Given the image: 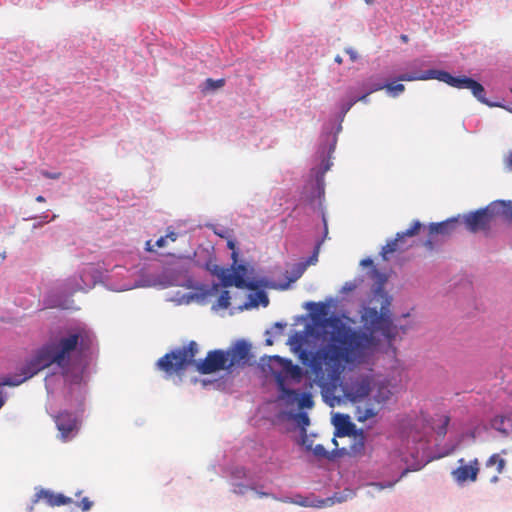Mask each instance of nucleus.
Returning <instances> with one entry per match:
<instances>
[{
	"mask_svg": "<svg viewBox=\"0 0 512 512\" xmlns=\"http://www.w3.org/2000/svg\"><path fill=\"white\" fill-rule=\"evenodd\" d=\"M288 408L290 411L287 412V418L295 420L299 432L307 431V427L310 425V418L307 413L308 409H299L297 406Z\"/></svg>",
	"mask_w": 512,
	"mask_h": 512,
	"instance_id": "72a5a7b5",
	"label": "nucleus"
},
{
	"mask_svg": "<svg viewBox=\"0 0 512 512\" xmlns=\"http://www.w3.org/2000/svg\"><path fill=\"white\" fill-rule=\"evenodd\" d=\"M272 498L284 503L296 504L301 507L323 508L324 504L322 498L315 494H310L308 496H303L299 493L293 496H278L275 494V497Z\"/></svg>",
	"mask_w": 512,
	"mask_h": 512,
	"instance_id": "cd10ccee",
	"label": "nucleus"
},
{
	"mask_svg": "<svg viewBox=\"0 0 512 512\" xmlns=\"http://www.w3.org/2000/svg\"><path fill=\"white\" fill-rule=\"evenodd\" d=\"M199 352V345L196 341L190 340L183 346L174 347L156 362L158 370L165 372L168 376L182 375L188 368L195 369L196 355Z\"/></svg>",
	"mask_w": 512,
	"mask_h": 512,
	"instance_id": "1a4fd4ad",
	"label": "nucleus"
},
{
	"mask_svg": "<svg viewBox=\"0 0 512 512\" xmlns=\"http://www.w3.org/2000/svg\"><path fill=\"white\" fill-rule=\"evenodd\" d=\"M372 391V385L367 377L356 378L349 386L344 388L347 398L352 403L360 402L367 398Z\"/></svg>",
	"mask_w": 512,
	"mask_h": 512,
	"instance_id": "b1692460",
	"label": "nucleus"
},
{
	"mask_svg": "<svg viewBox=\"0 0 512 512\" xmlns=\"http://www.w3.org/2000/svg\"><path fill=\"white\" fill-rule=\"evenodd\" d=\"M281 357L280 355H263L260 357L258 367L261 372L269 373L275 379L278 399L285 407L297 406L299 409H312L314 407L313 393V380L304 382L301 388H293L283 383L282 362L276 361L274 358Z\"/></svg>",
	"mask_w": 512,
	"mask_h": 512,
	"instance_id": "423d86ee",
	"label": "nucleus"
},
{
	"mask_svg": "<svg viewBox=\"0 0 512 512\" xmlns=\"http://www.w3.org/2000/svg\"><path fill=\"white\" fill-rule=\"evenodd\" d=\"M355 496V492L352 489H346L343 492H334L332 496L322 498L324 502L323 507H329L336 503H343L348 499H352Z\"/></svg>",
	"mask_w": 512,
	"mask_h": 512,
	"instance_id": "a19ab883",
	"label": "nucleus"
},
{
	"mask_svg": "<svg viewBox=\"0 0 512 512\" xmlns=\"http://www.w3.org/2000/svg\"><path fill=\"white\" fill-rule=\"evenodd\" d=\"M396 80H399L400 82L416 81V65L412 64L408 72L397 75Z\"/></svg>",
	"mask_w": 512,
	"mask_h": 512,
	"instance_id": "0e129e2a",
	"label": "nucleus"
},
{
	"mask_svg": "<svg viewBox=\"0 0 512 512\" xmlns=\"http://www.w3.org/2000/svg\"><path fill=\"white\" fill-rule=\"evenodd\" d=\"M495 221L496 217L494 211L491 209V203L483 209H479L464 216L466 228L472 233L489 230L492 223Z\"/></svg>",
	"mask_w": 512,
	"mask_h": 512,
	"instance_id": "6ab92c4d",
	"label": "nucleus"
},
{
	"mask_svg": "<svg viewBox=\"0 0 512 512\" xmlns=\"http://www.w3.org/2000/svg\"><path fill=\"white\" fill-rule=\"evenodd\" d=\"M259 289H260L259 290V302L253 303L249 300L245 301L242 305H240L237 308L238 311L249 310L251 308L257 307L258 304L261 305L262 307H267L269 305V298H268L266 291L263 290L264 288H259Z\"/></svg>",
	"mask_w": 512,
	"mask_h": 512,
	"instance_id": "8fccbe9b",
	"label": "nucleus"
},
{
	"mask_svg": "<svg viewBox=\"0 0 512 512\" xmlns=\"http://www.w3.org/2000/svg\"><path fill=\"white\" fill-rule=\"evenodd\" d=\"M353 105L357 102L368 104L370 102L369 94L366 91L355 89L354 85L348 86L346 91Z\"/></svg>",
	"mask_w": 512,
	"mask_h": 512,
	"instance_id": "49530a36",
	"label": "nucleus"
},
{
	"mask_svg": "<svg viewBox=\"0 0 512 512\" xmlns=\"http://www.w3.org/2000/svg\"><path fill=\"white\" fill-rule=\"evenodd\" d=\"M158 259L145 261L138 269V282L134 286L158 287L166 289L173 286L186 287L190 274L189 259L183 254L166 253L157 255Z\"/></svg>",
	"mask_w": 512,
	"mask_h": 512,
	"instance_id": "39448f33",
	"label": "nucleus"
},
{
	"mask_svg": "<svg viewBox=\"0 0 512 512\" xmlns=\"http://www.w3.org/2000/svg\"><path fill=\"white\" fill-rule=\"evenodd\" d=\"M220 471L227 479L230 491L235 495L243 496L253 491L259 498L275 497V493L262 481L261 473L253 468L230 464L222 466Z\"/></svg>",
	"mask_w": 512,
	"mask_h": 512,
	"instance_id": "0eeeda50",
	"label": "nucleus"
},
{
	"mask_svg": "<svg viewBox=\"0 0 512 512\" xmlns=\"http://www.w3.org/2000/svg\"><path fill=\"white\" fill-rule=\"evenodd\" d=\"M287 326V322L284 320L276 321L270 328L266 329L264 332L265 345L270 346L274 343V337L280 335L284 332Z\"/></svg>",
	"mask_w": 512,
	"mask_h": 512,
	"instance_id": "37998d69",
	"label": "nucleus"
},
{
	"mask_svg": "<svg viewBox=\"0 0 512 512\" xmlns=\"http://www.w3.org/2000/svg\"><path fill=\"white\" fill-rule=\"evenodd\" d=\"M302 367L310 370V375L314 373L317 377L323 376L322 363L316 360L315 353L310 346L298 350L297 353H293Z\"/></svg>",
	"mask_w": 512,
	"mask_h": 512,
	"instance_id": "bb28decb",
	"label": "nucleus"
},
{
	"mask_svg": "<svg viewBox=\"0 0 512 512\" xmlns=\"http://www.w3.org/2000/svg\"><path fill=\"white\" fill-rule=\"evenodd\" d=\"M299 434L298 445L306 452H309L313 447V441L307 435V431L299 432Z\"/></svg>",
	"mask_w": 512,
	"mask_h": 512,
	"instance_id": "052dcab7",
	"label": "nucleus"
},
{
	"mask_svg": "<svg viewBox=\"0 0 512 512\" xmlns=\"http://www.w3.org/2000/svg\"><path fill=\"white\" fill-rule=\"evenodd\" d=\"M496 220L512 222V201L497 200L491 203Z\"/></svg>",
	"mask_w": 512,
	"mask_h": 512,
	"instance_id": "f704fd0d",
	"label": "nucleus"
},
{
	"mask_svg": "<svg viewBox=\"0 0 512 512\" xmlns=\"http://www.w3.org/2000/svg\"><path fill=\"white\" fill-rule=\"evenodd\" d=\"M186 284V289L194 291L197 302H204L208 297L214 296L219 292V283H216L215 281L209 285L199 282L195 280L194 277H191L187 280Z\"/></svg>",
	"mask_w": 512,
	"mask_h": 512,
	"instance_id": "a878e982",
	"label": "nucleus"
},
{
	"mask_svg": "<svg viewBox=\"0 0 512 512\" xmlns=\"http://www.w3.org/2000/svg\"><path fill=\"white\" fill-rule=\"evenodd\" d=\"M365 447V439H353V443L350 445V448L348 449V455L347 456H355L357 454H360Z\"/></svg>",
	"mask_w": 512,
	"mask_h": 512,
	"instance_id": "bf43d9fd",
	"label": "nucleus"
},
{
	"mask_svg": "<svg viewBox=\"0 0 512 512\" xmlns=\"http://www.w3.org/2000/svg\"><path fill=\"white\" fill-rule=\"evenodd\" d=\"M226 83L224 78L213 79L206 78L203 82H201L198 86L200 92L204 95H209L215 93L217 90L222 88Z\"/></svg>",
	"mask_w": 512,
	"mask_h": 512,
	"instance_id": "58836bf2",
	"label": "nucleus"
},
{
	"mask_svg": "<svg viewBox=\"0 0 512 512\" xmlns=\"http://www.w3.org/2000/svg\"><path fill=\"white\" fill-rule=\"evenodd\" d=\"M233 286L239 289H256V288H274L279 290H287V284H277L268 276H259L255 273L254 266L246 260L232 267Z\"/></svg>",
	"mask_w": 512,
	"mask_h": 512,
	"instance_id": "9d476101",
	"label": "nucleus"
},
{
	"mask_svg": "<svg viewBox=\"0 0 512 512\" xmlns=\"http://www.w3.org/2000/svg\"><path fill=\"white\" fill-rule=\"evenodd\" d=\"M332 443L335 445V448L332 451H328L327 460L330 462H335L338 459L348 455V448L346 447H338V442L336 437L332 438Z\"/></svg>",
	"mask_w": 512,
	"mask_h": 512,
	"instance_id": "864d4df0",
	"label": "nucleus"
},
{
	"mask_svg": "<svg viewBox=\"0 0 512 512\" xmlns=\"http://www.w3.org/2000/svg\"><path fill=\"white\" fill-rule=\"evenodd\" d=\"M414 236H416V218L411 220L406 230L397 232L394 239L401 246V250L404 251L407 248V239Z\"/></svg>",
	"mask_w": 512,
	"mask_h": 512,
	"instance_id": "c03bdc74",
	"label": "nucleus"
},
{
	"mask_svg": "<svg viewBox=\"0 0 512 512\" xmlns=\"http://www.w3.org/2000/svg\"><path fill=\"white\" fill-rule=\"evenodd\" d=\"M56 218H57L56 214L52 213L50 210H47V211L42 212L39 215L33 214V215H29L27 217H23V220L24 221L40 220L44 226L45 224H48V223L54 221Z\"/></svg>",
	"mask_w": 512,
	"mask_h": 512,
	"instance_id": "5fc2aeb1",
	"label": "nucleus"
},
{
	"mask_svg": "<svg viewBox=\"0 0 512 512\" xmlns=\"http://www.w3.org/2000/svg\"><path fill=\"white\" fill-rule=\"evenodd\" d=\"M339 299L328 296L325 301H306L303 308L311 314L326 319L332 318L333 334L330 340V348L341 363L358 364L369 359L368 337L357 331L356 323L346 308H337Z\"/></svg>",
	"mask_w": 512,
	"mask_h": 512,
	"instance_id": "f03ea898",
	"label": "nucleus"
},
{
	"mask_svg": "<svg viewBox=\"0 0 512 512\" xmlns=\"http://www.w3.org/2000/svg\"><path fill=\"white\" fill-rule=\"evenodd\" d=\"M29 375L30 373L27 374L25 370H22L21 374H19L17 366L13 372L0 374V410L5 406L9 398V394L5 388H15L21 386L27 382V377Z\"/></svg>",
	"mask_w": 512,
	"mask_h": 512,
	"instance_id": "aec40b11",
	"label": "nucleus"
},
{
	"mask_svg": "<svg viewBox=\"0 0 512 512\" xmlns=\"http://www.w3.org/2000/svg\"><path fill=\"white\" fill-rule=\"evenodd\" d=\"M98 353L94 330L86 323L76 321L51 331L43 343L17 364V368L19 374L22 370L30 373L27 381L50 368L43 379L47 395L53 396L63 383L66 389L65 402L81 413L88 393L89 368Z\"/></svg>",
	"mask_w": 512,
	"mask_h": 512,
	"instance_id": "f257e3e1",
	"label": "nucleus"
},
{
	"mask_svg": "<svg viewBox=\"0 0 512 512\" xmlns=\"http://www.w3.org/2000/svg\"><path fill=\"white\" fill-rule=\"evenodd\" d=\"M306 269L307 267L302 260L294 263L291 267L290 272L285 275L286 281L277 282V284H287L289 288L292 283L297 281L304 274Z\"/></svg>",
	"mask_w": 512,
	"mask_h": 512,
	"instance_id": "79ce46f5",
	"label": "nucleus"
},
{
	"mask_svg": "<svg viewBox=\"0 0 512 512\" xmlns=\"http://www.w3.org/2000/svg\"><path fill=\"white\" fill-rule=\"evenodd\" d=\"M505 465L506 461L497 453L491 455L485 463L487 468L495 467L497 474H501L504 471Z\"/></svg>",
	"mask_w": 512,
	"mask_h": 512,
	"instance_id": "603ef678",
	"label": "nucleus"
},
{
	"mask_svg": "<svg viewBox=\"0 0 512 512\" xmlns=\"http://www.w3.org/2000/svg\"><path fill=\"white\" fill-rule=\"evenodd\" d=\"M227 377H228L227 374H223L214 379H209V378L199 379L198 377H194L192 379V382L196 383V382L200 381V383L204 389H208V388L212 387L215 390H223L225 387V384L227 382Z\"/></svg>",
	"mask_w": 512,
	"mask_h": 512,
	"instance_id": "ea45409f",
	"label": "nucleus"
},
{
	"mask_svg": "<svg viewBox=\"0 0 512 512\" xmlns=\"http://www.w3.org/2000/svg\"><path fill=\"white\" fill-rule=\"evenodd\" d=\"M368 299H371V302L373 300H381L385 301L390 300L393 301L392 296L387 292L385 285H372L371 287V297Z\"/></svg>",
	"mask_w": 512,
	"mask_h": 512,
	"instance_id": "3c124183",
	"label": "nucleus"
},
{
	"mask_svg": "<svg viewBox=\"0 0 512 512\" xmlns=\"http://www.w3.org/2000/svg\"><path fill=\"white\" fill-rule=\"evenodd\" d=\"M383 89L389 97L396 98L405 91V86L399 80H396V76L393 78H383Z\"/></svg>",
	"mask_w": 512,
	"mask_h": 512,
	"instance_id": "4c0bfd02",
	"label": "nucleus"
},
{
	"mask_svg": "<svg viewBox=\"0 0 512 512\" xmlns=\"http://www.w3.org/2000/svg\"><path fill=\"white\" fill-rule=\"evenodd\" d=\"M392 301H381L380 308L371 306V299H363L359 305L360 324L357 329L368 337L369 357L387 353L395 348L396 321L406 318L409 312L397 316L391 309Z\"/></svg>",
	"mask_w": 512,
	"mask_h": 512,
	"instance_id": "7ed1b4c3",
	"label": "nucleus"
},
{
	"mask_svg": "<svg viewBox=\"0 0 512 512\" xmlns=\"http://www.w3.org/2000/svg\"><path fill=\"white\" fill-rule=\"evenodd\" d=\"M428 79H436L458 89H469L478 101L492 106L485 98L483 85L472 78L466 76L454 77L446 71L437 69H429L418 74V80Z\"/></svg>",
	"mask_w": 512,
	"mask_h": 512,
	"instance_id": "9b49d317",
	"label": "nucleus"
},
{
	"mask_svg": "<svg viewBox=\"0 0 512 512\" xmlns=\"http://www.w3.org/2000/svg\"><path fill=\"white\" fill-rule=\"evenodd\" d=\"M367 275L373 280V285H386L388 281V275L377 267L368 270Z\"/></svg>",
	"mask_w": 512,
	"mask_h": 512,
	"instance_id": "6e6d98bb",
	"label": "nucleus"
},
{
	"mask_svg": "<svg viewBox=\"0 0 512 512\" xmlns=\"http://www.w3.org/2000/svg\"><path fill=\"white\" fill-rule=\"evenodd\" d=\"M183 258L189 259V268L192 266L202 268L209 272L216 258L213 247H204L199 245L192 255H184Z\"/></svg>",
	"mask_w": 512,
	"mask_h": 512,
	"instance_id": "4be33fe9",
	"label": "nucleus"
},
{
	"mask_svg": "<svg viewBox=\"0 0 512 512\" xmlns=\"http://www.w3.org/2000/svg\"><path fill=\"white\" fill-rule=\"evenodd\" d=\"M355 89L366 91L369 95L374 92L383 90V77L379 74H371L361 80H357L354 84Z\"/></svg>",
	"mask_w": 512,
	"mask_h": 512,
	"instance_id": "7c9ffc66",
	"label": "nucleus"
},
{
	"mask_svg": "<svg viewBox=\"0 0 512 512\" xmlns=\"http://www.w3.org/2000/svg\"><path fill=\"white\" fill-rule=\"evenodd\" d=\"M349 96L345 94L336 102L335 112L322 124L315 149L316 164L311 167L308 182H316L317 193H323L325 173L333 166L332 156L336 150L338 136L343 130L342 123L346 114L353 107Z\"/></svg>",
	"mask_w": 512,
	"mask_h": 512,
	"instance_id": "20e7f679",
	"label": "nucleus"
},
{
	"mask_svg": "<svg viewBox=\"0 0 512 512\" xmlns=\"http://www.w3.org/2000/svg\"><path fill=\"white\" fill-rule=\"evenodd\" d=\"M360 266H362L363 268H368V270H372L373 268H376V266L374 264V260L371 257L363 258L360 261Z\"/></svg>",
	"mask_w": 512,
	"mask_h": 512,
	"instance_id": "774afa93",
	"label": "nucleus"
},
{
	"mask_svg": "<svg viewBox=\"0 0 512 512\" xmlns=\"http://www.w3.org/2000/svg\"><path fill=\"white\" fill-rule=\"evenodd\" d=\"M35 490L36 492L33 497V503H37L41 499H43L50 507H60L73 503V499L71 497H68L61 492H54L53 490L43 487H36Z\"/></svg>",
	"mask_w": 512,
	"mask_h": 512,
	"instance_id": "5701e85b",
	"label": "nucleus"
},
{
	"mask_svg": "<svg viewBox=\"0 0 512 512\" xmlns=\"http://www.w3.org/2000/svg\"><path fill=\"white\" fill-rule=\"evenodd\" d=\"M195 370L202 375L211 374L224 370L228 373V354L225 349H212L209 350L205 358L197 359L195 363Z\"/></svg>",
	"mask_w": 512,
	"mask_h": 512,
	"instance_id": "f3484780",
	"label": "nucleus"
},
{
	"mask_svg": "<svg viewBox=\"0 0 512 512\" xmlns=\"http://www.w3.org/2000/svg\"><path fill=\"white\" fill-rule=\"evenodd\" d=\"M305 188H308L307 191L302 192V198L305 200L306 204L314 211L317 212L318 216L321 220L322 233L321 235H316L314 238V246L311 253L303 259V263L308 267L309 265H314L318 261L320 248L323 245L324 241L328 239V216L327 210L325 206V184H323V193H317L316 182H308L306 181Z\"/></svg>",
	"mask_w": 512,
	"mask_h": 512,
	"instance_id": "6e6552de",
	"label": "nucleus"
},
{
	"mask_svg": "<svg viewBox=\"0 0 512 512\" xmlns=\"http://www.w3.org/2000/svg\"><path fill=\"white\" fill-rule=\"evenodd\" d=\"M104 272L105 262L88 263L81 266L77 271V275L74 276L80 284V291L88 292L97 284L104 286Z\"/></svg>",
	"mask_w": 512,
	"mask_h": 512,
	"instance_id": "a211bd4d",
	"label": "nucleus"
},
{
	"mask_svg": "<svg viewBox=\"0 0 512 512\" xmlns=\"http://www.w3.org/2000/svg\"><path fill=\"white\" fill-rule=\"evenodd\" d=\"M459 467L452 471L453 479L458 483H465L467 481L474 482L477 480L479 473V461L474 459L466 464L464 459L458 461Z\"/></svg>",
	"mask_w": 512,
	"mask_h": 512,
	"instance_id": "393cba45",
	"label": "nucleus"
},
{
	"mask_svg": "<svg viewBox=\"0 0 512 512\" xmlns=\"http://www.w3.org/2000/svg\"><path fill=\"white\" fill-rule=\"evenodd\" d=\"M217 294H218V297H217L216 302L212 305V309L213 310L228 309L231 304L230 291L225 288L224 289L219 288V292Z\"/></svg>",
	"mask_w": 512,
	"mask_h": 512,
	"instance_id": "09e8293b",
	"label": "nucleus"
},
{
	"mask_svg": "<svg viewBox=\"0 0 512 512\" xmlns=\"http://www.w3.org/2000/svg\"><path fill=\"white\" fill-rule=\"evenodd\" d=\"M278 362H282V377L283 383L297 384L300 383L303 377H310V370L304 368L298 364L293 363L290 358L287 357H276L274 358Z\"/></svg>",
	"mask_w": 512,
	"mask_h": 512,
	"instance_id": "412c9836",
	"label": "nucleus"
},
{
	"mask_svg": "<svg viewBox=\"0 0 512 512\" xmlns=\"http://www.w3.org/2000/svg\"><path fill=\"white\" fill-rule=\"evenodd\" d=\"M450 417L445 414L430 416L424 412L418 415V443L430 445L444 438Z\"/></svg>",
	"mask_w": 512,
	"mask_h": 512,
	"instance_id": "ddd939ff",
	"label": "nucleus"
},
{
	"mask_svg": "<svg viewBox=\"0 0 512 512\" xmlns=\"http://www.w3.org/2000/svg\"><path fill=\"white\" fill-rule=\"evenodd\" d=\"M400 251H402L401 246L393 238V239H388L386 244L384 246H382V248L379 252V255L383 261H388L392 254H394L395 252H400Z\"/></svg>",
	"mask_w": 512,
	"mask_h": 512,
	"instance_id": "de8ad7c7",
	"label": "nucleus"
},
{
	"mask_svg": "<svg viewBox=\"0 0 512 512\" xmlns=\"http://www.w3.org/2000/svg\"><path fill=\"white\" fill-rule=\"evenodd\" d=\"M138 270L131 271L125 266L114 265L112 268L105 263L104 287L110 291L122 292L143 286H134L138 282Z\"/></svg>",
	"mask_w": 512,
	"mask_h": 512,
	"instance_id": "4468645a",
	"label": "nucleus"
},
{
	"mask_svg": "<svg viewBox=\"0 0 512 512\" xmlns=\"http://www.w3.org/2000/svg\"><path fill=\"white\" fill-rule=\"evenodd\" d=\"M490 426L504 436L512 434V413L499 414L490 421Z\"/></svg>",
	"mask_w": 512,
	"mask_h": 512,
	"instance_id": "2f4dec72",
	"label": "nucleus"
},
{
	"mask_svg": "<svg viewBox=\"0 0 512 512\" xmlns=\"http://www.w3.org/2000/svg\"><path fill=\"white\" fill-rule=\"evenodd\" d=\"M389 396L390 392L388 389L384 387H378L373 396V399L377 403H385L389 399Z\"/></svg>",
	"mask_w": 512,
	"mask_h": 512,
	"instance_id": "e2e57ef3",
	"label": "nucleus"
},
{
	"mask_svg": "<svg viewBox=\"0 0 512 512\" xmlns=\"http://www.w3.org/2000/svg\"><path fill=\"white\" fill-rule=\"evenodd\" d=\"M209 274L218 279L217 283H219V287L221 285L224 286L225 288L233 286L232 268L229 269L214 263L211 269L209 270Z\"/></svg>",
	"mask_w": 512,
	"mask_h": 512,
	"instance_id": "473e14b6",
	"label": "nucleus"
},
{
	"mask_svg": "<svg viewBox=\"0 0 512 512\" xmlns=\"http://www.w3.org/2000/svg\"><path fill=\"white\" fill-rule=\"evenodd\" d=\"M80 289L77 278L68 277L44 293L42 298L43 307L47 309H71L74 303L71 297Z\"/></svg>",
	"mask_w": 512,
	"mask_h": 512,
	"instance_id": "f8f14e48",
	"label": "nucleus"
},
{
	"mask_svg": "<svg viewBox=\"0 0 512 512\" xmlns=\"http://www.w3.org/2000/svg\"><path fill=\"white\" fill-rule=\"evenodd\" d=\"M364 282L363 276H357L352 281H347L344 283L342 288L340 289V293L343 295H348L353 292L357 287H359Z\"/></svg>",
	"mask_w": 512,
	"mask_h": 512,
	"instance_id": "4d7b16f0",
	"label": "nucleus"
},
{
	"mask_svg": "<svg viewBox=\"0 0 512 512\" xmlns=\"http://www.w3.org/2000/svg\"><path fill=\"white\" fill-rule=\"evenodd\" d=\"M72 409L73 412L64 409L54 417L56 428L59 431V437L63 442H68L76 437L80 430L81 418L85 412L84 410L78 413L75 408Z\"/></svg>",
	"mask_w": 512,
	"mask_h": 512,
	"instance_id": "dca6fc26",
	"label": "nucleus"
},
{
	"mask_svg": "<svg viewBox=\"0 0 512 512\" xmlns=\"http://www.w3.org/2000/svg\"><path fill=\"white\" fill-rule=\"evenodd\" d=\"M378 414L372 403H366L365 407L358 405L355 409V417L358 422H365L368 419L374 418Z\"/></svg>",
	"mask_w": 512,
	"mask_h": 512,
	"instance_id": "a18cd8bd",
	"label": "nucleus"
},
{
	"mask_svg": "<svg viewBox=\"0 0 512 512\" xmlns=\"http://www.w3.org/2000/svg\"><path fill=\"white\" fill-rule=\"evenodd\" d=\"M310 451L315 458L327 460L328 450L322 444H316Z\"/></svg>",
	"mask_w": 512,
	"mask_h": 512,
	"instance_id": "69168bd1",
	"label": "nucleus"
},
{
	"mask_svg": "<svg viewBox=\"0 0 512 512\" xmlns=\"http://www.w3.org/2000/svg\"><path fill=\"white\" fill-rule=\"evenodd\" d=\"M75 507L70 512H76V508H79L82 512H87L93 507V501L88 497H83L80 501L74 502Z\"/></svg>",
	"mask_w": 512,
	"mask_h": 512,
	"instance_id": "680f3d73",
	"label": "nucleus"
},
{
	"mask_svg": "<svg viewBox=\"0 0 512 512\" xmlns=\"http://www.w3.org/2000/svg\"><path fill=\"white\" fill-rule=\"evenodd\" d=\"M410 455H411V462L407 465L406 468L402 469L401 472L397 476H395L389 480L373 481L369 485L376 487L378 490L390 488V487H393L408 472L416 471V451L411 452Z\"/></svg>",
	"mask_w": 512,
	"mask_h": 512,
	"instance_id": "c756f323",
	"label": "nucleus"
},
{
	"mask_svg": "<svg viewBox=\"0 0 512 512\" xmlns=\"http://www.w3.org/2000/svg\"><path fill=\"white\" fill-rule=\"evenodd\" d=\"M458 219L451 218L446 221L440 223H432L429 226L430 235L433 234H441V235H449L451 234L457 227Z\"/></svg>",
	"mask_w": 512,
	"mask_h": 512,
	"instance_id": "e433bc0d",
	"label": "nucleus"
},
{
	"mask_svg": "<svg viewBox=\"0 0 512 512\" xmlns=\"http://www.w3.org/2000/svg\"><path fill=\"white\" fill-rule=\"evenodd\" d=\"M225 351L228 354V373L256 364L252 343L248 339H236Z\"/></svg>",
	"mask_w": 512,
	"mask_h": 512,
	"instance_id": "2eb2a0df",
	"label": "nucleus"
},
{
	"mask_svg": "<svg viewBox=\"0 0 512 512\" xmlns=\"http://www.w3.org/2000/svg\"><path fill=\"white\" fill-rule=\"evenodd\" d=\"M337 422L333 421L335 425L334 437H351L356 432V424L351 420V417L345 413H336Z\"/></svg>",
	"mask_w": 512,
	"mask_h": 512,
	"instance_id": "c85d7f7f",
	"label": "nucleus"
},
{
	"mask_svg": "<svg viewBox=\"0 0 512 512\" xmlns=\"http://www.w3.org/2000/svg\"><path fill=\"white\" fill-rule=\"evenodd\" d=\"M192 301H196V298H195V294H194V291H189V292H186L184 293L180 300H179V303L180 304H189L190 302Z\"/></svg>",
	"mask_w": 512,
	"mask_h": 512,
	"instance_id": "338daca9",
	"label": "nucleus"
},
{
	"mask_svg": "<svg viewBox=\"0 0 512 512\" xmlns=\"http://www.w3.org/2000/svg\"><path fill=\"white\" fill-rule=\"evenodd\" d=\"M286 344L290 347L292 353H297L298 350L308 347L306 330H292Z\"/></svg>",
	"mask_w": 512,
	"mask_h": 512,
	"instance_id": "c9c22d12",
	"label": "nucleus"
},
{
	"mask_svg": "<svg viewBox=\"0 0 512 512\" xmlns=\"http://www.w3.org/2000/svg\"><path fill=\"white\" fill-rule=\"evenodd\" d=\"M206 227L212 229L213 233L222 239H228L233 231L225 226L217 224H206Z\"/></svg>",
	"mask_w": 512,
	"mask_h": 512,
	"instance_id": "13d9d810",
	"label": "nucleus"
}]
</instances>
